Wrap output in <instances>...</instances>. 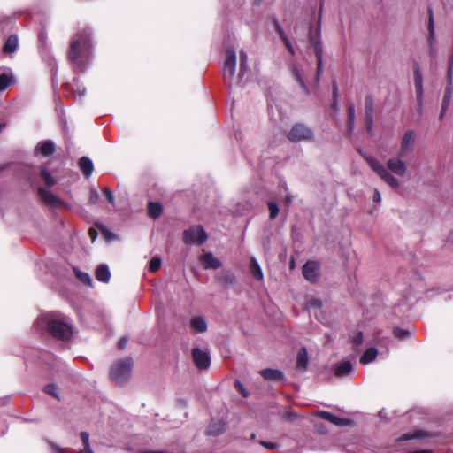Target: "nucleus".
<instances>
[{
    "mask_svg": "<svg viewBox=\"0 0 453 453\" xmlns=\"http://www.w3.org/2000/svg\"><path fill=\"white\" fill-rule=\"evenodd\" d=\"M92 55L91 31L84 27L77 32L72 38L68 58L73 70L82 73L88 67Z\"/></svg>",
    "mask_w": 453,
    "mask_h": 453,
    "instance_id": "obj_1",
    "label": "nucleus"
},
{
    "mask_svg": "<svg viewBox=\"0 0 453 453\" xmlns=\"http://www.w3.org/2000/svg\"><path fill=\"white\" fill-rule=\"evenodd\" d=\"M36 330L45 328L54 338L67 341L73 335V327L70 319L56 313L44 314L35 321Z\"/></svg>",
    "mask_w": 453,
    "mask_h": 453,
    "instance_id": "obj_2",
    "label": "nucleus"
},
{
    "mask_svg": "<svg viewBox=\"0 0 453 453\" xmlns=\"http://www.w3.org/2000/svg\"><path fill=\"white\" fill-rule=\"evenodd\" d=\"M132 368L133 360L131 357L119 359L111 367V379L117 384H123L130 377Z\"/></svg>",
    "mask_w": 453,
    "mask_h": 453,
    "instance_id": "obj_3",
    "label": "nucleus"
},
{
    "mask_svg": "<svg viewBox=\"0 0 453 453\" xmlns=\"http://www.w3.org/2000/svg\"><path fill=\"white\" fill-rule=\"evenodd\" d=\"M365 160L370 167L392 188H398L400 187L399 180L395 178L377 159L372 157H366Z\"/></svg>",
    "mask_w": 453,
    "mask_h": 453,
    "instance_id": "obj_4",
    "label": "nucleus"
},
{
    "mask_svg": "<svg viewBox=\"0 0 453 453\" xmlns=\"http://www.w3.org/2000/svg\"><path fill=\"white\" fill-rule=\"evenodd\" d=\"M321 13H322V4L320 5V9H319V21H318V26L314 30L311 29V31H310V41L314 46V51H315V55L317 58V62H318V67H317L318 75H319V73L321 72V66H322V45H321V41H320Z\"/></svg>",
    "mask_w": 453,
    "mask_h": 453,
    "instance_id": "obj_5",
    "label": "nucleus"
},
{
    "mask_svg": "<svg viewBox=\"0 0 453 453\" xmlns=\"http://www.w3.org/2000/svg\"><path fill=\"white\" fill-rule=\"evenodd\" d=\"M207 240V234L201 226H193L184 231L183 241L186 244L201 245Z\"/></svg>",
    "mask_w": 453,
    "mask_h": 453,
    "instance_id": "obj_6",
    "label": "nucleus"
},
{
    "mask_svg": "<svg viewBox=\"0 0 453 453\" xmlns=\"http://www.w3.org/2000/svg\"><path fill=\"white\" fill-rule=\"evenodd\" d=\"M288 139L293 142L313 140L312 130L303 124L295 125L288 134Z\"/></svg>",
    "mask_w": 453,
    "mask_h": 453,
    "instance_id": "obj_7",
    "label": "nucleus"
},
{
    "mask_svg": "<svg viewBox=\"0 0 453 453\" xmlns=\"http://www.w3.org/2000/svg\"><path fill=\"white\" fill-rule=\"evenodd\" d=\"M236 68V54L235 50L231 48L226 50V57L223 68V75L226 81H229L231 83L234 79Z\"/></svg>",
    "mask_w": 453,
    "mask_h": 453,
    "instance_id": "obj_8",
    "label": "nucleus"
},
{
    "mask_svg": "<svg viewBox=\"0 0 453 453\" xmlns=\"http://www.w3.org/2000/svg\"><path fill=\"white\" fill-rule=\"evenodd\" d=\"M192 358L196 366L200 370L208 369L211 365L210 353L206 349L194 348L192 349Z\"/></svg>",
    "mask_w": 453,
    "mask_h": 453,
    "instance_id": "obj_9",
    "label": "nucleus"
},
{
    "mask_svg": "<svg viewBox=\"0 0 453 453\" xmlns=\"http://www.w3.org/2000/svg\"><path fill=\"white\" fill-rule=\"evenodd\" d=\"M37 193L40 201L48 206L59 207L63 204L62 200L58 196L42 187L37 188Z\"/></svg>",
    "mask_w": 453,
    "mask_h": 453,
    "instance_id": "obj_10",
    "label": "nucleus"
},
{
    "mask_svg": "<svg viewBox=\"0 0 453 453\" xmlns=\"http://www.w3.org/2000/svg\"><path fill=\"white\" fill-rule=\"evenodd\" d=\"M415 141V133L412 130L407 131L401 141V147L398 151V156L400 157H406L409 151H412V145Z\"/></svg>",
    "mask_w": 453,
    "mask_h": 453,
    "instance_id": "obj_11",
    "label": "nucleus"
},
{
    "mask_svg": "<svg viewBox=\"0 0 453 453\" xmlns=\"http://www.w3.org/2000/svg\"><path fill=\"white\" fill-rule=\"evenodd\" d=\"M303 275L310 282H315L319 275V266L314 261H308L303 266Z\"/></svg>",
    "mask_w": 453,
    "mask_h": 453,
    "instance_id": "obj_12",
    "label": "nucleus"
},
{
    "mask_svg": "<svg viewBox=\"0 0 453 453\" xmlns=\"http://www.w3.org/2000/svg\"><path fill=\"white\" fill-rule=\"evenodd\" d=\"M56 150V146L53 141L46 140L37 143L35 148V155H41L42 157H50Z\"/></svg>",
    "mask_w": 453,
    "mask_h": 453,
    "instance_id": "obj_13",
    "label": "nucleus"
},
{
    "mask_svg": "<svg viewBox=\"0 0 453 453\" xmlns=\"http://www.w3.org/2000/svg\"><path fill=\"white\" fill-rule=\"evenodd\" d=\"M388 168L398 176H404L406 173V165L398 156V157L389 158L387 162Z\"/></svg>",
    "mask_w": 453,
    "mask_h": 453,
    "instance_id": "obj_14",
    "label": "nucleus"
},
{
    "mask_svg": "<svg viewBox=\"0 0 453 453\" xmlns=\"http://www.w3.org/2000/svg\"><path fill=\"white\" fill-rule=\"evenodd\" d=\"M199 261L204 269L216 270L222 265L220 260L215 257L211 252H208L200 256Z\"/></svg>",
    "mask_w": 453,
    "mask_h": 453,
    "instance_id": "obj_15",
    "label": "nucleus"
},
{
    "mask_svg": "<svg viewBox=\"0 0 453 453\" xmlns=\"http://www.w3.org/2000/svg\"><path fill=\"white\" fill-rule=\"evenodd\" d=\"M315 415L321 418L322 419H325L334 425L340 426H346L350 422L347 418H342L337 417V416H335L328 411H319L315 413Z\"/></svg>",
    "mask_w": 453,
    "mask_h": 453,
    "instance_id": "obj_16",
    "label": "nucleus"
},
{
    "mask_svg": "<svg viewBox=\"0 0 453 453\" xmlns=\"http://www.w3.org/2000/svg\"><path fill=\"white\" fill-rule=\"evenodd\" d=\"M414 84L416 88L417 101H422L423 98V79L418 65L414 69Z\"/></svg>",
    "mask_w": 453,
    "mask_h": 453,
    "instance_id": "obj_17",
    "label": "nucleus"
},
{
    "mask_svg": "<svg viewBox=\"0 0 453 453\" xmlns=\"http://www.w3.org/2000/svg\"><path fill=\"white\" fill-rule=\"evenodd\" d=\"M352 370L353 365L349 360L342 361L334 365V374L337 377H345L349 375Z\"/></svg>",
    "mask_w": 453,
    "mask_h": 453,
    "instance_id": "obj_18",
    "label": "nucleus"
},
{
    "mask_svg": "<svg viewBox=\"0 0 453 453\" xmlns=\"http://www.w3.org/2000/svg\"><path fill=\"white\" fill-rule=\"evenodd\" d=\"M259 372L265 380L279 381L284 379L283 372L277 369L267 368L261 370Z\"/></svg>",
    "mask_w": 453,
    "mask_h": 453,
    "instance_id": "obj_19",
    "label": "nucleus"
},
{
    "mask_svg": "<svg viewBox=\"0 0 453 453\" xmlns=\"http://www.w3.org/2000/svg\"><path fill=\"white\" fill-rule=\"evenodd\" d=\"M79 166L86 178H89L94 170V165L90 158L82 157L79 160Z\"/></svg>",
    "mask_w": 453,
    "mask_h": 453,
    "instance_id": "obj_20",
    "label": "nucleus"
},
{
    "mask_svg": "<svg viewBox=\"0 0 453 453\" xmlns=\"http://www.w3.org/2000/svg\"><path fill=\"white\" fill-rule=\"evenodd\" d=\"M15 82V78L11 70L0 73V91H4Z\"/></svg>",
    "mask_w": 453,
    "mask_h": 453,
    "instance_id": "obj_21",
    "label": "nucleus"
},
{
    "mask_svg": "<svg viewBox=\"0 0 453 453\" xmlns=\"http://www.w3.org/2000/svg\"><path fill=\"white\" fill-rule=\"evenodd\" d=\"M96 279L103 283H108L111 279V272L107 265H100L96 270Z\"/></svg>",
    "mask_w": 453,
    "mask_h": 453,
    "instance_id": "obj_22",
    "label": "nucleus"
},
{
    "mask_svg": "<svg viewBox=\"0 0 453 453\" xmlns=\"http://www.w3.org/2000/svg\"><path fill=\"white\" fill-rule=\"evenodd\" d=\"M226 430V424L222 420L212 421L207 429V434L217 436Z\"/></svg>",
    "mask_w": 453,
    "mask_h": 453,
    "instance_id": "obj_23",
    "label": "nucleus"
},
{
    "mask_svg": "<svg viewBox=\"0 0 453 453\" xmlns=\"http://www.w3.org/2000/svg\"><path fill=\"white\" fill-rule=\"evenodd\" d=\"M308 365V353L304 347L301 348L296 356V368L302 371L306 370Z\"/></svg>",
    "mask_w": 453,
    "mask_h": 453,
    "instance_id": "obj_24",
    "label": "nucleus"
},
{
    "mask_svg": "<svg viewBox=\"0 0 453 453\" xmlns=\"http://www.w3.org/2000/svg\"><path fill=\"white\" fill-rule=\"evenodd\" d=\"M291 73H292V76L295 79V81L298 83V85L302 88V90L306 95H308L309 94V89H308V88H307V86H306V84L304 82V80L303 78L302 73L300 72V70L297 68V66L296 65H292V66H291Z\"/></svg>",
    "mask_w": 453,
    "mask_h": 453,
    "instance_id": "obj_25",
    "label": "nucleus"
},
{
    "mask_svg": "<svg viewBox=\"0 0 453 453\" xmlns=\"http://www.w3.org/2000/svg\"><path fill=\"white\" fill-rule=\"evenodd\" d=\"M192 329L196 333H203L207 330V323L203 317H195L190 321Z\"/></svg>",
    "mask_w": 453,
    "mask_h": 453,
    "instance_id": "obj_26",
    "label": "nucleus"
},
{
    "mask_svg": "<svg viewBox=\"0 0 453 453\" xmlns=\"http://www.w3.org/2000/svg\"><path fill=\"white\" fill-rule=\"evenodd\" d=\"M250 270L256 280L261 281L264 279L262 269L255 257L250 258Z\"/></svg>",
    "mask_w": 453,
    "mask_h": 453,
    "instance_id": "obj_27",
    "label": "nucleus"
},
{
    "mask_svg": "<svg viewBox=\"0 0 453 453\" xmlns=\"http://www.w3.org/2000/svg\"><path fill=\"white\" fill-rule=\"evenodd\" d=\"M68 86L75 98L81 99L86 95V88L79 83L78 79H74L73 83Z\"/></svg>",
    "mask_w": 453,
    "mask_h": 453,
    "instance_id": "obj_28",
    "label": "nucleus"
},
{
    "mask_svg": "<svg viewBox=\"0 0 453 453\" xmlns=\"http://www.w3.org/2000/svg\"><path fill=\"white\" fill-rule=\"evenodd\" d=\"M19 40L18 36L15 35H10L3 48L4 52L5 53H13L18 49Z\"/></svg>",
    "mask_w": 453,
    "mask_h": 453,
    "instance_id": "obj_29",
    "label": "nucleus"
},
{
    "mask_svg": "<svg viewBox=\"0 0 453 453\" xmlns=\"http://www.w3.org/2000/svg\"><path fill=\"white\" fill-rule=\"evenodd\" d=\"M248 56L245 51H240V71L238 74V83H242V79L248 70L247 66Z\"/></svg>",
    "mask_w": 453,
    "mask_h": 453,
    "instance_id": "obj_30",
    "label": "nucleus"
},
{
    "mask_svg": "<svg viewBox=\"0 0 453 453\" xmlns=\"http://www.w3.org/2000/svg\"><path fill=\"white\" fill-rule=\"evenodd\" d=\"M378 356L377 349L372 347L367 349L360 357V363L362 365H367L374 361Z\"/></svg>",
    "mask_w": 453,
    "mask_h": 453,
    "instance_id": "obj_31",
    "label": "nucleus"
},
{
    "mask_svg": "<svg viewBox=\"0 0 453 453\" xmlns=\"http://www.w3.org/2000/svg\"><path fill=\"white\" fill-rule=\"evenodd\" d=\"M163 211V207L158 202H150L148 204V215L156 219H157Z\"/></svg>",
    "mask_w": 453,
    "mask_h": 453,
    "instance_id": "obj_32",
    "label": "nucleus"
},
{
    "mask_svg": "<svg viewBox=\"0 0 453 453\" xmlns=\"http://www.w3.org/2000/svg\"><path fill=\"white\" fill-rule=\"evenodd\" d=\"M41 176L48 188H51L56 184L55 179L51 176L46 166L41 167Z\"/></svg>",
    "mask_w": 453,
    "mask_h": 453,
    "instance_id": "obj_33",
    "label": "nucleus"
},
{
    "mask_svg": "<svg viewBox=\"0 0 453 453\" xmlns=\"http://www.w3.org/2000/svg\"><path fill=\"white\" fill-rule=\"evenodd\" d=\"M428 13H429V19H428V31H429L428 42H429L430 45H432L434 41V22L433 11H432L431 8H429Z\"/></svg>",
    "mask_w": 453,
    "mask_h": 453,
    "instance_id": "obj_34",
    "label": "nucleus"
},
{
    "mask_svg": "<svg viewBox=\"0 0 453 453\" xmlns=\"http://www.w3.org/2000/svg\"><path fill=\"white\" fill-rule=\"evenodd\" d=\"M374 102L371 95H367L365 99V116H373Z\"/></svg>",
    "mask_w": 453,
    "mask_h": 453,
    "instance_id": "obj_35",
    "label": "nucleus"
},
{
    "mask_svg": "<svg viewBox=\"0 0 453 453\" xmlns=\"http://www.w3.org/2000/svg\"><path fill=\"white\" fill-rule=\"evenodd\" d=\"M451 95H452V87L447 86L445 88V91H444V96H443V100H442V106H441L442 109H441V118H442L443 112L445 111V110L447 109V107L450 102Z\"/></svg>",
    "mask_w": 453,
    "mask_h": 453,
    "instance_id": "obj_36",
    "label": "nucleus"
},
{
    "mask_svg": "<svg viewBox=\"0 0 453 453\" xmlns=\"http://www.w3.org/2000/svg\"><path fill=\"white\" fill-rule=\"evenodd\" d=\"M74 273H75L77 279H79L80 281H81L82 283H84L87 286L92 287V279L88 273L81 272L80 270H78L76 268H74Z\"/></svg>",
    "mask_w": 453,
    "mask_h": 453,
    "instance_id": "obj_37",
    "label": "nucleus"
},
{
    "mask_svg": "<svg viewBox=\"0 0 453 453\" xmlns=\"http://www.w3.org/2000/svg\"><path fill=\"white\" fill-rule=\"evenodd\" d=\"M354 121H355V108H354L353 104H350L348 107V124H347L348 131L349 133H351L353 130Z\"/></svg>",
    "mask_w": 453,
    "mask_h": 453,
    "instance_id": "obj_38",
    "label": "nucleus"
},
{
    "mask_svg": "<svg viewBox=\"0 0 453 453\" xmlns=\"http://www.w3.org/2000/svg\"><path fill=\"white\" fill-rule=\"evenodd\" d=\"M393 334L395 337L399 340H405L411 335L410 331L401 327H395L393 330Z\"/></svg>",
    "mask_w": 453,
    "mask_h": 453,
    "instance_id": "obj_39",
    "label": "nucleus"
},
{
    "mask_svg": "<svg viewBox=\"0 0 453 453\" xmlns=\"http://www.w3.org/2000/svg\"><path fill=\"white\" fill-rule=\"evenodd\" d=\"M44 392L48 395L53 396L56 399H59L58 393V387L54 383L47 384L44 387Z\"/></svg>",
    "mask_w": 453,
    "mask_h": 453,
    "instance_id": "obj_40",
    "label": "nucleus"
},
{
    "mask_svg": "<svg viewBox=\"0 0 453 453\" xmlns=\"http://www.w3.org/2000/svg\"><path fill=\"white\" fill-rule=\"evenodd\" d=\"M351 342H352L354 348H357L358 346H360L363 342L362 332L358 331V332L354 333L351 335Z\"/></svg>",
    "mask_w": 453,
    "mask_h": 453,
    "instance_id": "obj_41",
    "label": "nucleus"
},
{
    "mask_svg": "<svg viewBox=\"0 0 453 453\" xmlns=\"http://www.w3.org/2000/svg\"><path fill=\"white\" fill-rule=\"evenodd\" d=\"M268 208H269V211H270V219H275L279 213L278 204L276 203L271 201L268 203Z\"/></svg>",
    "mask_w": 453,
    "mask_h": 453,
    "instance_id": "obj_42",
    "label": "nucleus"
},
{
    "mask_svg": "<svg viewBox=\"0 0 453 453\" xmlns=\"http://www.w3.org/2000/svg\"><path fill=\"white\" fill-rule=\"evenodd\" d=\"M161 259L157 257H153L150 262V270L152 273L157 272L161 266Z\"/></svg>",
    "mask_w": 453,
    "mask_h": 453,
    "instance_id": "obj_43",
    "label": "nucleus"
},
{
    "mask_svg": "<svg viewBox=\"0 0 453 453\" xmlns=\"http://www.w3.org/2000/svg\"><path fill=\"white\" fill-rule=\"evenodd\" d=\"M422 436H423V434L420 432L411 434H405L402 435L397 441H408L411 439L420 438Z\"/></svg>",
    "mask_w": 453,
    "mask_h": 453,
    "instance_id": "obj_44",
    "label": "nucleus"
},
{
    "mask_svg": "<svg viewBox=\"0 0 453 453\" xmlns=\"http://www.w3.org/2000/svg\"><path fill=\"white\" fill-rule=\"evenodd\" d=\"M99 194L97 192L96 189L95 188H91L90 190V196H89V202L92 203V204H96L98 203L99 201Z\"/></svg>",
    "mask_w": 453,
    "mask_h": 453,
    "instance_id": "obj_45",
    "label": "nucleus"
},
{
    "mask_svg": "<svg viewBox=\"0 0 453 453\" xmlns=\"http://www.w3.org/2000/svg\"><path fill=\"white\" fill-rule=\"evenodd\" d=\"M81 439L83 443V448H91L90 442H89V434L87 432H81Z\"/></svg>",
    "mask_w": 453,
    "mask_h": 453,
    "instance_id": "obj_46",
    "label": "nucleus"
},
{
    "mask_svg": "<svg viewBox=\"0 0 453 453\" xmlns=\"http://www.w3.org/2000/svg\"><path fill=\"white\" fill-rule=\"evenodd\" d=\"M103 193L105 195L108 202L110 203L113 204L115 202V199H114V196H113L112 192L110 189H108L107 188H104L103 189Z\"/></svg>",
    "mask_w": 453,
    "mask_h": 453,
    "instance_id": "obj_47",
    "label": "nucleus"
},
{
    "mask_svg": "<svg viewBox=\"0 0 453 453\" xmlns=\"http://www.w3.org/2000/svg\"><path fill=\"white\" fill-rule=\"evenodd\" d=\"M365 125L368 133H372L373 127V116H365Z\"/></svg>",
    "mask_w": 453,
    "mask_h": 453,
    "instance_id": "obj_48",
    "label": "nucleus"
},
{
    "mask_svg": "<svg viewBox=\"0 0 453 453\" xmlns=\"http://www.w3.org/2000/svg\"><path fill=\"white\" fill-rule=\"evenodd\" d=\"M452 81H453V68L450 66H448L447 70V86L452 87Z\"/></svg>",
    "mask_w": 453,
    "mask_h": 453,
    "instance_id": "obj_49",
    "label": "nucleus"
},
{
    "mask_svg": "<svg viewBox=\"0 0 453 453\" xmlns=\"http://www.w3.org/2000/svg\"><path fill=\"white\" fill-rule=\"evenodd\" d=\"M128 339L127 337H121L118 342V348L123 349L127 344Z\"/></svg>",
    "mask_w": 453,
    "mask_h": 453,
    "instance_id": "obj_50",
    "label": "nucleus"
},
{
    "mask_svg": "<svg viewBox=\"0 0 453 453\" xmlns=\"http://www.w3.org/2000/svg\"><path fill=\"white\" fill-rule=\"evenodd\" d=\"M333 95H334V107L336 109V106H337V96H338V88H337V85H336L335 82H334V86H333Z\"/></svg>",
    "mask_w": 453,
    "mask_h": 453,
    "instance_id": "obj_51",
    "label": "nucleus"
},
{
    "mask_svg": "<svg viewBox=\"0 0 453 453\" xmlns=\"http://www.w3.org/2000/svg\"><path fill=\"white\" fill-rule=\"evenodd\" d=\"M234 277L233 274H226L223 279V282L225 284H232V283H234Z\"/></svg>",
    "mask_w": 453,
    "mask_h": 453,
    "instance_id": "obj_52",
    "label": "nucleus"
},
{
    "mask_svg": "<svg viewBox=\"0 0 453 453\" xmlns=\"http://www.w3.org/2000/svg\"><path fill=\"white\" fill-rule=\"evenodd\" d=\"M260 443L262 446H264L265 448L269 449H274L278 447V445L276 443H273V442L261 441Z\"/></svg>",
    "mask_w": 453,
    "mask_h": 453,
    "instance_id": "obj_53",
    "label": "nucleus"
},
{
    "mask_svg": "<svg viewBox=\"0 0 453 453\" xmlns=\"http://www.w3.org/2000/svg\"><path fill=\"white\" fill-rule=\"evenodd\" d=\"M372 199L376 203H380V202L381 196H380V191L378 189H374Z\"/></svg>",
    "mask_w": 453,
    "mask_h": 453,
    "instance_id": "obj_54",
    "label": "nucleus"
},
{
    "mask_svg": "<svg viewBox=\"0 0 453 453\" xmlns=\"http://www.w3.org/2000/svg\"><path fill=\"white\" fill-rule=\"evenodd\" d=\"M235 385H236V388L239 389V391L242 394V395L246 397L248 395V394L245 391L242 383L240 381H236Z\"/></svg>",
    "mask_w": 453,
    "mask_h": 453,
    "instance_id": "obj_55",
    "label": "nucleus"
},
{
    "mask_svg": "<svg viewBox=\"0 0 453 453\" xmlns=\"http://www.w3.org/2000/svg\"><path fill=\"white\" fill-rule=\"evenodd\" d=\"M103 234L104 235V237L108 240V241H111V240H113L114 238V234L108 232L106 229H104L103 230Z\"/></svg>",
    "mask_w": 453,
    "mask_h": 453,
    "instance_id": "obj_56",
    "label": "nucleus"
},
{
    "mask_svg": "<svg viewBox=\"0 0 453 453\" xmlns=\"http://www.w3.org/2000/svg\"><path fill=\"white\" fill-rule=\"evenodd\" d=\"M285 46L288 48V51L291 53V54H294V48L291 44V42H289V40L288 39L287 41H283Z\"/></svg>",
    "mask_w": 453,
    "mask_h": 453,
    "instance_id": "obj_57",
    "label": "nucleus"
},
{
    "mask_svg": "<svg viewBox=\"0 0 453 453\" xmlns=\"http://www.w3.org/2000/svg\"><path fill=\"white\" fill-rule=\"evenodd\" d=\"M310 304L311 306H318V307H321V302L318 299H312L310 301Z\"/></svg>",
    "mask_w": 453,
    "mask_h": 453,
    "instance_id": "obj_58",
    "label": "nucleus"
},
{
    "mask_svg": "<svg viewBox=\"0 0 453 453\" xmlns=\"http://www.w3.org/2000/svg\"><path fill=\"white\" fill-rule=\"evenodd\" d=\"M274 25H275V29H276L278 34L280 33V30H283L281 26L280 25V23L276 19H274Z\"/></svg>",
    "mask_w": 453,
    "mask_h": 453,
    "instance_id": "obj_59",
    "label": "nucleus"
},
{
    "mask_svg": "<svg viewBox=\"0 0 453 453\" xmlns=\"http://www.w3.org/2000/svg\"><path fill=\"white\" fill-rule=\"evenodd\" d=\"M279 35L282 41H287L288 39L283 30H280V33H279Z\"/></svg>",
    "mask_w": 453,
    "mask_h": 453,
    "instance_id": "obj_60",
    "label": "nucleus"
},
{
    "mask_svg": "<svg viewBox=\"0 0 453 453\" xmlns=\"http://www.w3.org/2000/svg\"><path fill=\"white\" fill-rule=\"evenodd\" d=\"M418 111L419 113H421V112H422V110H423V105H422V104H423V100H422L421 102H420V101H418Z\"/></svg>",
    "mask_w": 453,
    "mask_h": 453,
    "instance_id": "obj_61",
    "label": "nucleus"
},
{
    "mask_svg": "<svg viewBox=\"0 0 453 453\" xmlns=\"http://www.w3.org/2000/svg\"><path fill=\"white\" fill-rule=\"evenodd\" d=\"M409 453H431V450L421 449V450L411 451V452H409Z\"/></svg>",
    "mask_w": 453,
    "mask_h": 453,
    "instance_id": "obj_62",
    "label": "nucleus"
},
{
    "mask_svg": "<svg viewBox=\"0 0 453 453\" xmlns=\"http://www.w3.org/2000/svg\"><path fill=\"white\" fill-rule=\"evenodd\" d=\"M292 203V198L290 196L286 197V204L288 206Z\"/></svg>",
    "mask_w": 453,
    "mask_h": 453,
    "instance_id": "obj_63",
    "label": "nucleus"
},
{
    "mask_svg": "<svg viewBox=\"0 0 453 453\" xmlns=\"http://www.w3.org/2000/svg\"><path fill=\"white\" fill-rule=\"evenodd\" d=\"M142 453H165L164 451H156V450H146Z\"/></svg>",
    "mask_w": 453,
    "mask_h": 453,
    "instance_id": "obj_64",
    "label": "nucleus"
}]
</instances>
